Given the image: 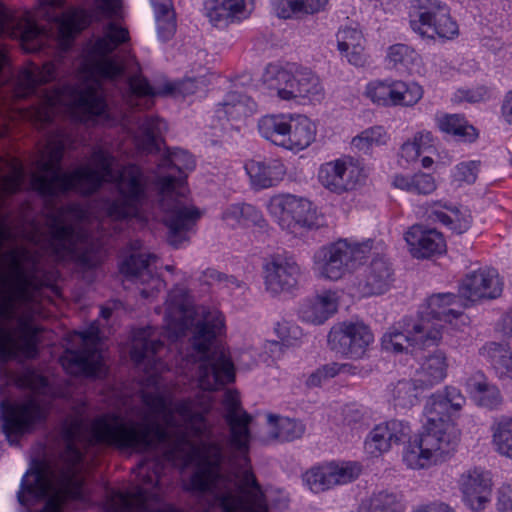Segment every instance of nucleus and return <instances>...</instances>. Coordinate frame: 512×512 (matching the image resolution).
<instances>
[{
  "instance_id": "obj_34",
  "label": "nucleus",
  "mask_w": 512,
  "mask_h": 512,
  "mask_svg": "<svg viewBox=\"0 0 512 512\" xmlns=\"http://www.w3.org/2000/svg\"><path fill=\"white\" fill-rule=\"evenodd\" d=\"M327 3L328 0H274L273 7L278 17L289 19L318 13Z\"/></svg>"
},
{
  "instance_id": "obj_22",
  "label": "nucleus",
  "mask_w": 512,
  "mask_h": 512,
  "mask_svg": "<svg viewBox=\"0 0 512 512\" xmlns=\"http://www.w3.org/2000/svg\"><path fill=\"white\" fill-rule=\"evenodd\" d=\"M405 240L415 258H429L446 249L444 237L440 232L419 224L413 225L406 232Z\"/></svg>"
},
{
  "instance_id": "obj_25",
  "label": "nucleus",
  "mask_w": 512,
  "mask_h": 512,
  "mask_svg": "<svg viewBox=\"0 0 512 512\" xmlns=\"http://www.w3.org/2000/svg\"><path fill=\"white\" fill-rule=\"evenodd\" d=\"M251 184L256 189L275 186L286 173L284 164L279 159L250 160L245 164Z\"/></svg>"
},
{
  "instance_id": "obj_44",
  "label": "nucleus",
  "mask_w": 512,
  "mask_h": 512,
  "mask_svg": "<svg viewBox=\"0 0 512 512\" xmlns=\"http://www.w3.org/2000/svg\"><path fill=\"white\" fill-rule=\"evenodd\" d=\"M370 512H402L403 507L396 494L380 491L370 501Z\"/></svg>"
},
{
  "instance_id": "obj_20",
  "label": "nucleus",
  "mask_w": 512,
  "mask_h": 512,
  "mask_svg": "<svg viewBox=\"0 0 512 512\" xmlns=\"http://www.w3.org/2000/svg\"><path fill=\"white\" fill-rule=\"evenodd\" d=\"M466 403L465 396L453 386H446L442 391L432 394L426 401L424 416L432 421H443L453 425L451 416L460 411Z\"/></svg>"
},
{
  "instance_id": "obj_5",
  "label": "nucleus",
  "mask_w": 512,
  "mask_h": 512,
  "mask_svg": "<svg viewBox=\"0 0 512 512\" xmlns=\"http://www.w3.org/2000/svg\"><path fill=\"white\" fill-rule=\"evenodd\" d=\"M20 387L32 393L20 400L0 401L2 432L10 446H20L21 439L45 427L52 401L47 396L50 390L48 379L32 370L17 379Z\"/></svg>"
},
{
  "instance_id": "obj_16",
  "label": "nucleus",
  "mask_w": 512,
  "mask_h": 512,
  "mask_svg": "<svg viewBox=\"0 0 512 512\" xmlns=\"http://www.w3.org/2000/svg\"><path fill=\"white\" fill-rule=\"evenodd\" d=\"M394 282V269L383 257H375L354 277L353 287L362 297L382 295Z\"/></svg>"
},
{
  "instance_id": "obj_63",
  "label": "nucleus",
  "mask_w": 512,
  "mask_h": 512,
  "mask_svg": "<svg viewBox=\"0 0 512 512\" xmlns=\"http://www.w3.org/2000/svg\"><path fill=\"white\" fill-rule=\"evenodd\" d=\"M421 163L424 168H429L433 164V159L429 156H424L421 160Z\"/></svg>"
},
{
  "instance_id": "obj_19",
  "label": "nucleus",
  "mask_w": 512,
  "mask_h": 512,
  "mask_svg": "<svg viewBox=\"0 0 512 512\" xmlns=\"http://www.w3.org/2000/svg\"><path fill=\"white\" fill-rule=\"evenodd\" d=\"M411 428L407 422L390 420L376 425L368 434L364 447L372 457H378L389 451L393 445H399L410 438Z\"/></svg>"
},
{
  "instance_id": "obj_41",
  "label": "nucleus",
  "mask_w": 512,
  "mask_h": 512,
  "mask_svg": "<svg viewBox=\"0 0 512 512\" xmlns=\"http://www.w3.org/2000/svg\"><path fill=\"white\" fill-rule=\"evenodd\" d=\"M493 442L500 454L512 458V418L498 422L493 433Z\"/></svg>"
},
{
  "instance_id": "obj_36",
  "label": "nucleus",
  "mask_w": 512,
  "mask_h": 512,
  "mask_svg": "<svg viewBox=\"0 0 512 512\" xmlns=\"http://www.w3.org/2000/svg\"><path fill=\"white\" fill-rule=\"evenodd\" d=\"M392 184L398 189L417 195H429L436 190L434 177L423 172L413 175L398 174L394 177Z\"/></svg>"
},
{
  "instance_id": "obj_60",
  "label": "nucleus",
  "mask_w": 512,
  "mask_h": 512,
  "mask_svg": "<svg viewBox=\"0 0 512 512\" xmlns=\"http://www.w3.org/2000/svg\"><path fill=\"white\" fill-rule=\"evenodd\" d=\"M413 141L420 147L421 153L432 147L433 136L430 132H420L415 135Z\"/></svg>"
},
{
  "instance_id": "obj_32",
  "label": "nucleus",
  "mask_w": 512,
  "mask_h": 512,
  "mask_svg": "<svg viewBox=\"0 0 512 512\" xmlns=\"http://www.w3.org/2000/svg\"><path fill=\"white\" fill-rule=\"evenodd\" d=\"M25 172L21 161L15 157L0 158V189L5 194H14L21 190Z\"/></svg>"
},
{
  "instance_id": "obj_2",
  "label": "nucleus",
  "mask_w": 512,
  "mask_h": 512,
  "mask_svg": "<svg viewBox=\"0 0 512 512\" xmlns=\"http://www.w3.org/2000/svg\"><path fill=\"white\" fill-rule=\"evenodd\" d=\"M190 339L191 349L179 361L180 373L204 391L217 390L235 379L234 365L217 337L224 331V316L215 309L200 306Z\"/></svg>"
},
{
  "instance_id": "obj_39",
  "label": "nucleus",
  "mask_w": 512,
  "mask_h": 512,
  "mask_svg": "<svg viewBox=\"0 0 512 512\" xmlns=\"http://www.w3.org/2000/svg\"><path fill=\"white\" fill-rule=\"evenodd\" d=\"M468 387L477 398L479 405L487 408L496 407L500 401V392L498 388L490 384L483 374H476L468 380Z\"/></svg>"
},
{
  "instance_id": "obj_31",
  "label": "nucleus",
  "mask_w": 512,
  "mask_h": 512,
  "mask_svg": "<svg viewBox=\"0 0 512 512\" xmlns=\"http://www.w3.org/2000/svg\"><path fill=\"white\" fill-rule=\"evenodd\" d=\"M291 115L271 114L265 115L258 121L260 135L273 144L283 147L287 138Z\"/></svg>"
},
{
  "instance_id": "obj_15",
  "label": "nucleus",
  "mask_w": 512,
  "mask_h": 512,
  "mask_svg": "<svg viewBox=\"0 0 512 512\" xmlns=\"http://www.w3.org/2000/svg\"><path fill=\"white\" fill-rule=\"evenodd\" d=\"M367 96L376 104L382 106H412L423 96V90L415 82L375 81L367 85Z\"/></svg>"
},
{
  "instance_id": "obj_56",
  "label": "nucleus",
  "mask_w": 512,
  "mask_h": 512,
  "mask_svg": "<svg viewBox=\"0 0 512 512\" xmlns=\"http://www.w3.org/2000/svg\"><path fill=\"white\" fill-rule=\"evenodd\" d=\"M120 0H95L94 8L90 11L93 14H120Z\"/></svg>"
},
{
  "instance_id": "obj_49",
  "label": "nucleus",
  "mask_w": 512,
  "mask_h": 512,
  "mask_svg": "<svg viewBox=\"0 0 512 512\" xmlns=\"http://www.w3.org/2000/svg\"><path fill=\"white\" fill-rule=\"evenodd\" d=\"M415 52L405 44H394L389 47L387 58L393 67L406 66L412 61Z\"/></svg>"
},
{
  "instance_id": "obj_24",
  "label": "nucleus",
  "mask_w": 512,
  "mask_h": 512,
  "mask_svg": "<svg viewBox=\"0 0 512 512\" xmlns=\"http://www.w3.org/2000/svg\"><path fill=\"white\" fill-rule=\"evenodd\" d=\"M354 168L342 159L321 165L318 173L320 183L331 192L341 194L355 187Z\"/></svg>"
},
{
  "instance_id": "obj_57",
  "label": "nucleus",
  "mask_w": 512,
  "mask_h": 512,
  "mask_svg": "<svg viewBox=\"0 0 512 512\" xmlns=\"http://www.w3.org/2000/svg\"><path fill=\"white\" fill-rule=\"evenodd\" d=\"M342 54L346 56L348 62L356 67H362L366 63V55L364 53L363 44L353 46L350 50L344 51Z\"/></svg>"
},
{
  "instance_id": "obj_23",
  "label": "nucleus",
  "mask_w": 512,
  "mask_h": 512,
  "mask_svg": "<svg viewBox=\"0 0 512 512\" xmlns=\"http://www.w3.org/2000/svg\"><path fill=\"white\" fill-rule=\"evenodd\" d=\"M206 10L210 22L222 28L247 18L252 11V0H209Z\"/></svg>"
},
{
  "instance_id": "obj_33",
  "label": "nucleus",
  "mask_w": 512,
  "mask_h": 512,
  "mask_svg": "<svg viewBox=\"0 0 512 512\" xmlns=\"http://www.w3.org/2000/svg\"><path fill=\"white\" fill-rule=\"evenodd\" d=\"M437 126L440 131L453 136L458 141L471 143L478 138L477 129L460 114H445L438 117Z\"/></svg>"
},
{
  "instance_id": "obj_46",
  "label": "nucleus",
  "mask_w": 512,
  "mask_h": 512,
  "mask_svg": "<svg viewBox=\"0 0 512 512\" xmlns=\"http://www.w3.org/2000/svg\"><path fill=\"white\" fill-rule=\"evenodd\" d=\"M278 432L275 437L280 441H293L300 438L305 432V425L298 420L283 418L277 423Z\"/></svg>"
},
{
  "instance_id": "obj_51",
  "label": "nucleus",
  "mask_w": 512,
  "mask_h": 512,
  "mask_svg": "<svg viewBox=\"0 0 512 512\" xmlns=\"http://www.w3.org/2000/svg\"><path fill=\"white\" fill-rule=\"evenodd\" d=\"M480 162H462L456 166L454 179L458 182L473 184L478 176Z\"/></svg>"
},
{
  "instance_id": "obj_61",
  "label": "nucleus",
  "mask_w": 512,
  "mask_h": 512,
  "mask_svg": "<svg viewBox=\"0 0 512 512\" xmlns=\"http://www.w3.org/2000/svg\"><path fill=\"white\" fill-rule=\"evenodd\" d=\"M415 512H455L453 508L445 503H433L430 505L422 506Z\"/></svg>"
},
{
  "instance_id": "obj_42",
  "label": "nucleus",
  "mask_w": 512,
  "mask_h": 512,
  "mask_svg": "<svg viewBox=\"0 0 512 512\" xmlns=\"http://www.w3.org/2000/svg\"><path fill=\"white\" fill-rule=\"evenodd\" d=\"M248 97L231 92L227 95V99L223 103H219L216 109V116L223 118H238L244 113L245 102Z\"/></svg>"
},
{
  "instance_id": "obj_10",
  "label": "nucleus",
  "mask_w": 512,
  "mask_h": 512,
  "mask_svg": "<svg viewBox=\"0 0 512 512\" xmlns=\"http://www.w3.org/2000/svg\"><path fill=\"white\" fill-rule=\"evenodd\" d=\"M410 18V27L421 37L452 39L459 33L450 8L439 0H416Z\"/></svg>"
},
{
  "instance_id": "obj_38",
  "label": "nucleus",
  "mask_w": 512,
  "mask_h": 512,
  "mask_svg": "<svg viewBox=\"0 0 512 512\" xmlns=\"http://www.w3.org/2000/svg\"><path fill=\"white\" fill-rule=\"evenodd\" d=\"M444 207L448 209L451 214L432 209L429 212V218L433 221L441 222L456 234H463L469 230L472 224V216L467 209L461 210L457 207Z\"/></svg>"
},
{
  "instance_id": "obj_13",
  "label": "nucleus",
  "mask_w": 512,
  "mask_h": 512,
  "mask_svg": "<svg viewBox=\"0 0 512 512\" xmlns=\"http://www.w3.org/2000/svg\"><path fill=\"white\" fill-rule=\"evenodd\" d=\"M155 260L154 254L132 253L120 263V272L127 280L144 285L140 289V295L145 299L153 297L165 287L164 281L153 267Z\"/></svg>"
},
{
  "instance_id": "obj_26",
  "label": "nucleus",
  "mask_w": 512,
  "mask_h": 512,
  "mask_svg": "<svg viewBox=\"0 0 512 512\" xmlns=\"http://www.w3.org/2000/svg\"><path fill=\"white\" fill-rule=\"evenodd\" d=\"M336 311V293L332 291H323L307 301L302 308V317L307 322L320 325Z\"/></svg>"
},
{
  "instance_id": "obj_62",
  "label": "nucleus",
  "mask_w": 512,
  "mask_h": 512,
  "mask_svg": "<svg viewBox=\"0 0 512 512\" xmlns=\"http://www.w3.org/2000/svg\"><path fill=\"white\" fill-rule=\"evenodd\" d=\"M501 110L505 120L508 123H512V91L507 93L503 101Z\"/></svg>"
},
{
  "instance_id": "obj_29",
  "label": "nucleus",
  "mask_w": 512,
  "mask_h": 512,
  "mask_svg": "<svg viewBox=\"0 0 512 512\" xmlns=\"http://www.w3.org/2000/svg\"><path fill=\"white\" fill-rule=\"evenodd\" d=\"M425 390L416 378L399 380L391 385L390 402L396 410H408L418 403Z\"/></svg>"
},
{
  "instance_id": "obj_17",
  "label": "nucleus",
  "mask_w": 512,
  "mask_h": 512,
  "mask_svg": "<svg viewBox=\"0 0 512 512\" xmlns=\"http://www.w3.org/2000/svg\"><path fill=\"white\" fill-rule=\"evenodd\" d=\"M360 466L356 463H329L311 468L303 476V481L314 493L328 490L335 485H342L355 480L360 474Z\"/></svg>"
},
{
  "instance_id": "obj_28",
  "label": "nucleus",
  "mask_w": 512,
  "mask_h": 512,
  "mask_svg": "<svg viewBox=\"0 0 512 512\" xmlns=\"http://www.w3.org/2000/svg\"><path fill=\"white\" fill-rule=\"evenodd\" d=\"M316 126L304 115L292 116L284 148L301 151L315 140Z\"/></svg>"
},
{
  "instance_id": "obj_64",
  "label": "nucleus",
  "mask_w": 512,
  "mask_h": 512,
  "mask_svg": "<svg viewBox=\"0 0 512 512\" xmlns=\"http://www.w3.org/2000/svg\"><path fill=\"white\" fill-rule=\"evenodd\" d=\"M505 327L507 329V333L512 336V315L509 316L507 319H506V322H505Z\"/></svg>"
},
{
  "instance_id": "obj_21",
  "label": "nucleus",
  "mask_w": 512,
  "mask_h": 512,
  "mask_svg": "<svg viewBox=\"0 0 512 512\" xmlns=\"http://www.w3.org/2000/svg\"><path fill=\"white\" fill-rule=\"evenodd\" d=\"M464 502L472 510H481L490 499L491 477L490 473L481 469H469L460 479Z\"/></svg>"
},
{
  "instance_id": "obj_40",
  "label": "nucleus",
  "mask_w": 512,
  "mask_h": 512,
  "mask_svg": "<svg viewBox=\"0 0 512 512\" xmlns=\"http://www.w3.org/2000/svg\"><path fill=\"white\" fill-rule=\"evenodd\" d=\"M129 88L134 97L135 106L150 108L153 105V97L156 95V92L146 78H132L129 81Z\"/></svg>"
},
{
  "instance_id": "obj_18",
  "label": "nucleus",
  "mask_w": 512,
  "mask_h": 512,
  "mask_svg": "<svg viewBox=\"0 0 512 512\" xmlns=\"http://www.w3.org/2000/svg\"><path fill=\"white\" fill-rule=\"evenodd\" d=\"M503 291V283L499 274L494 268H480L476 271L468 273L459 286V294L452 304L460 297L470 301L480 299H495L501 295Z\"/></svg>"
},
{
  "instance_id": "obj_11",
  "label": "nucleus",
  "mask_w": 512,
  "mask_h": 512,
  "mask_svg": "<svg viewBox=\"0 0 512 512\" xmlns=\"http://www.w3.org/2000/svg\"><path fill=\"white\" fill-rule=\"evenodd\" d=\"M99 330L95 326L79 333L82 347L66 350L62 365L68 373L76 376L101 378L106 374L102 355L98 349Z\"/></svg>"
},
{
  "instance_id": "obj_1",
  "label": "nucleus",
  "mask_w": 512,
  "mask_h": 512,
  "mask_svg": "<svg viewBox=\"0 0 512 512\" xmlns=\"http://www.w3.org/2000/svg\"><path fill=\"white\" fill-rule=\"evenodd\" d=\"M20 234L29 241L35 235L17 231L0 214V362L38 356L41 328L31 314L18 317L17 286L37 272L40 255L18 243Z\"/></svg>"
},
{
  "instance_id": "obj_35",
  "label": "nucleus",
  "mask_w": 512,
  "mask_h": 512,
  "mask_svg": "<svg viewBox=\"0 0 512 512\" xmlns=\"http://www.w3.org/2000/svg\"><path fill=\"white\" fill-rule=\"evenodd\" d=\"M221 219L232 228L240 225L262 227L264 222L262 213L255 206L246 203L229 205L223 210Z\"/></svg>"
},
{
  "instance_id": "obj_50",
  "label": "nucleus",
  "mask_w": 512,
  "mask_h": 512,
  "mask_svg": "<svg viewBox=\"0 0 512 512\" xmlns=\"http://www.w3.org/2000/svg\"><path fill=\"white\" fill-rule=\"evenodd\" d=\"M167 302L172 308L180 312H185L192 303V297L186 287L176 285L169 292Z\"/></svg>"
},
{
  "instance_id": "obj_59",
  "label": "nucleus",
  "mask_w": 512,
  "mask_h": 512,
  "mask_svg": "<svg viewBox=\"0 0 512 512\" xmlns=\"http://www.w3.org/2000/svg\"><path fill=\"white\" fill-rule=\"evenodd\" d=\"M196 90V84L193 79H187L169 87V92L177 91L183 95L193 94Z\"/></svg>"
},
{
  "instance_id": "obj_3",
  "label": "nucleus",
  "mask_w": 512,
  "mask_h": 512,
  "mask_svg": "<svg viewBox=\"0 0 512 512\" xmlns=\"http://www.w3.org/2000/svg\"><path fill=\"white\" fill-rule=\"evenodd\" d=\"M194 167V158L182 149H174L163 155L157 165L154 181L157 206L168 228L167 241L174 248L189 241L188 234L201 217L198 208L189 204L184 195V170H192Z\"/></svg>"
},
{
  "instance_id": "obj_4",
  "label": "nucleus",
  "mask_w": 512,
  "mask_h": 512,
  "mask_svg": "<svg viewBox=\"0 0 512 512\" xmlns=\"http://www.w3.org/2000/svg\"><path fill=\"white\" fill-rule=\"evenodd\" d=\"M453 293H439L427 300V306L417 319L405 317L382 337V345L394 352H413L415 348L437 345L441 330L452 319L462 317L461 311L450 308L455 300Z\"/></svg>"
},
{
  "instance_id": "obj_27",
  "label": "nucleus",
  "mask_w": 512,
  "mask_h": 512,
  "mask_svg": "<svg viewBox=\"0 0 512 512\" xmlns=\"http://www.w3.org/2000/svg\"><path fill=\"white\" fill-rule=\"evenodd\" d=\"M448 363L444 352L437 350L425 357L415 378L426 390L442 382L447 376Z\"/></svg>"
},
{
  "instance_id": "obj_6",
  "label": "nucleus",
  "mask_w": 512,
  "mask_h": 512,
  "mask_svg": "<svg viewBox=\"0 0 512 512\" xmlns=\"http://www.w3.org/2000/svg\"><path fill=\"white\" fill-rule=\"evenodd\" d=\"M459 435L454 425L426 419L421 433L405 447L403 461L411 469L426 468L453 451L458 445Z\"/></svg>"
},
{
  "instance_id": "obj_58",
  "label": "nucleus",
  "mask_w": 512,
  "mask_h": 512,
  "mask_svg": "<svg viewBox=\"0 0 512 512\" xmlns=\"http://www.w3.org/2000/svg\"><path fill=\"white\" fill-rule=\"evenodd\" d=\"M421 154L420 147L414 141L405 142L400 149L401 158L405 159L408 163L417 160Z\"/></svg>"
},
{
  "instance_id": "obj_8",
  "label": "nucleus",
  "mask_w": 512,
  "mask_h": 512,
  "mask_svg": "<svg viewBox=\"0 0 512 512\" xmlns=\"http://www.w3.org/2000/svg\"><path fill=\"white\" fill-rule=\"evenodd\" d=\"M370 250L369 242L357 243L339 239L322 246L315 252L314 269L319 277L337 281L361 264Z\"/></svg>"
},
{
  "instance_id": "obj_9",
  "label": "nucleus",
  "mask_w": 512,
  "mask_h": 512,
  "mask_svg": "<svg viewBox=\"0 0 512 512\" xmlns=\"http://www.w3.org/2000/svg\"><path fill=\"white\" fill-rule=\"evenodd\" d=\"M267 209L281 229L294 236H303L322 225L313 204L292 194L273 196Z\"/></svg>"
},
{
  "instance_id": "obj_47",
  "label": "nucleus",
  "mask_w": 512,
  "mask_h": 512,
  "mask_svg": "<svg viewBox=\"0 0 512 512\" xmlns=\"http://www.w3.org/2000/svg\"><path fill=\"white\" fill-rule=\"evenodd\" d=\"M364 43L362 32L357 27H342L337 33L338 50L343 53L350 50L353 46H359Z\"/></svg>"
},
{
  "instance_id": "obj_43",
  "label": "nucleus",
  "mask_w": 512,
  "mask_h": 512,
  "mask_svg": "<svg viewBox=\"0 0 512 512\" xmlns=\"http://www.w3.org/2000/svg\"><path fill=\"white\" fill-rule=\"evenodd\" d=\"M387 141V133L382 126L364 130L352 140V145L359 150L367 151L373 145H382Z\"/></svg>"
},
{
  "instance_id": "obj_45",
  "label": "nucleus",
  "mask_w": 512,
  "mask_h": 512,
  "mask_svg": "<svg viewBox=\"0 0 512 512\" xmlns=\"http://www.w3.org/2000/svg\"><path fill=\"white\" fill-rule=\"evenodd\" d=\"M493 97V89L486 85H479L471 89H458L454 94V102L466 101L471 104L486 102Z\"/></svg>"
},
{
  "instance_id": "obj_30",
  "label": "nucleus",
  "mask_w": 512,
  "mask_h": 512,
  "mask_svg": "<svg viewBox=\"0 0 512 512\" xmlns=\"http://www.w3.org/2000/svg\"><path fill=\"white\" fill-rule=\"evenodd\" d=\"M480 355L486 358L502 379H512V351L508 345L489 342L480 348Z\"/></svg>"
},
{
  "instance_id": "obj_54",
  "label": "nucleus",
  "mask_w": 512,
  "mask_h": 512,
  "mask_svg": "<svg viewBox=\"0 0 512 512\" xmlns=\"http://www.w3.org/2000/svg\"><path fill=\"white\" fill-rule=\"evenodd\" d=\"M497 509L499 512H512V484H506L499 488Z\"/></svg>"
},
{
  "instance_id": "obj_12",
  "label": "nucleus",
  "mask_w": 512,
  "mask_h": 512,
  "mask_svg": "<svg viewBox=\"0 0 512 512\" xmlns=\"http://www.w3.org/2000/svg\"><path fill=\"white\" fill-rule=\"evenodd\" d=\"M262 273L265 290L272 296H278L298 286L302 269L293 255L284 252L266 257Z\"/></svg>"
},
{
  "instance_id": "obj_7",
  "label": "nucleus",
  "mask_w": 512,
  "mask_h": 512,
  "mask_svg": "<svg viewBox=\"0 0 512 512\" xmlns=\"http://www.w3.org/2000/svg\"><path fill=\"white\" fill-rule=\"evenodd\" d=\"M263 78L268 87L276 90L277 96L282 100L302 98L321 101L324 98V88L319 77L307 67L296 64L287 69L268 67Z\"/></svg>"
},
{
  "instance_id": "obj_37",
  "label": "nucleus",
  "mask_w": 512,
  "mask_h": 512,
  "mask_svg": "<svg viewBox=\"0 0 512 512\" xmlns=\"http://www.w3.org/2000/svg\"><path fill=\"white\" fill-rule=\"evenodd\" d=\"M150 2L154 8L158 36L162 41H168L176 31L172 0H150Z\"/></svg>"
},
{
  "instance_id": "obj_52",
  "label": "nucleus",
  "mask_w": 512,
  "mask_h": 512,
  "mask_svg": "<svg viewBox=\"0 0 512 512\" xmlns=\"http://www.w3.org/2000/svg\"><path fill=\"white\" fill-rule=\"evenodd\" d=\"M203 283L207 285L219 284L223 287H240V282L234 276H228L215 269H207L203 272Z\"/></svg>"
},
{
  "instance_id": "obj_53",
  "label": "nucleus",
  "mask_w": 512,
  "mask_h": 512,
  "mask_svg": "<svg viewBox=\"0 0 512 512\" xmlns=\"http://www.w3.org/2000/svg\"><path fill=\"white\" fill-rule=\"evenodd\" d=\"M275 332L282 343L287 346L293 345L294 341L301 335L300 328L287 321L278 322L275 327Z\"/></svg>"
},
{
  "instance_id": "obj_48",
  "label": "nucleus",
  "mask_w": 512,
  "mask_h": 512,
  "mask_svg": "<svg viewBox=\"0 0 512 512\" xmlns=\"http://www.w3.org/2000/svg\"><path fill=\"white\" fill-rule=\"evenodd\" d=\"M339 372L340 367L337 363L322 365L308 376L305 384L308 388L320 387L323 383L338 375Z\"/></svg>"
},
{
  "instance_id": "obj_14",
  "label": "nucleus",
  "mask_w": 512,
  "mask_h": 512,
  "mask_svg": "<svg viewBox=\"0 0 512 512\" xmlns=\"http://www.w3.org/2000/svg\"><path fill=\"white\" fill-rule=\"evenodd\" d=\"M373 341V334L363 323L344 322L328 334L329 347L350 358H360Z\"/></svg>"
},
{
  "instance_id": "obj_55",
  "label": "nucleus",
  "mask_w": 512,
  "mask_h": 512,
  "mask_svg": "<svg viewBox=\"0 0 512 512\" xmlns=\"http://www.w3.org/2000/svg\"><path fill=\"white\" fill-rule=\"evenodd\" d=\"M365 412L355 405H348L343 409V421L348 426H356L363 423Z\"/></svg>"
}]
</instances>
